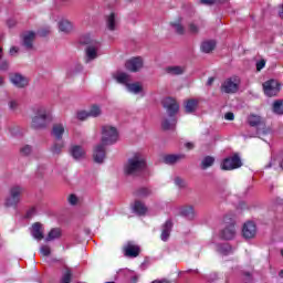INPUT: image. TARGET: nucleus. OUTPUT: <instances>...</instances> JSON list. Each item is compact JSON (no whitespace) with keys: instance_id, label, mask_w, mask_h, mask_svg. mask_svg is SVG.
Here are the masks:
<instances>
[{"instance_id":"26","label":"nucleus","mask_w":283,"mask_h":283,"mask_svg":"<svg viewBox=\"0 0 283 283\" xmlns=\"http://www.w3.org/2000/svg\"><path fill=\"white\" fill-rule=\"evenodd\" d=\"M31 235L34 240H43V226L39 222L32 226Z\"/></svg>"},{"instance_id":"27","label":"nucleus","mask_w":283,"mask_h":283,"mask_svg":"<svg viewBox=\"0 0 283 283\" xmlns=\"http://www.w3.org/2000/svg\"><path fill=\"white\" fill-rule=\"evenodd\" d=\"M180 160H185V155H182V154L166 155L164 157V163L166 165H176L177 163H180Z\"/></svg>"},{"instance_id":"50","label":"nucleus","mask_w":283,"mask_h":283,"mask_svg":"<svg viewBox=\"0 0 283 283\" xmlns=\"http://www.w3.org/2000/svg\"><path fill=\"white\" fill-rule=\"evenodd\" d=\"M36 216V208H31L27 211L25 218L30 220L31 218H34Z\"/></svg>"},{"instance_id":"38","label":"nucleus","mask_w":283,"mask_h":283,"mask_svg":"<svg viewBox=\"0 0 283 283\" xmlns=\"http://www.w3.org/2000/svg\"><path fill=\"white\" fill-rule=\"evenodd\" d=\"M255 235H258V226H255V222L249 221V240H252Z\"/></svg>"},{"instance_id":"63","label":"nucleus","mask_w":283,"mask_h":283,"mask_svg":"<svg viewBox=\"0 0 283 283\" xmlns=\"http://www.w3.org/2000/svg\"><path fill=\"white\" fill-rule=\"evenodd\" d=\"M280 17H281V19H283V4H282V7H281Z\"/></svg>"},{"instance_id":"14","label":"nucleus","mask_w":283,"mask_h":283,"mask_svg":"<svg viewBox=\"0 0 283 283\" xmlns=\"http://www.w3.org/2000/svg\"><path fill=\"white\" fill-rule=\"evenodd\" d=\"M124 255H126V258H138V255H140V247L133 241H128L124 245Z\"/></svg>"},{"instance_id":"61","label":"nucleus","mask_w":283,"mask_h":283,"mask_svg":"<svg viewBox=\"0 0 283 283\" xmlns=\"http://www.w3.org/2000/svg\"><path fill=\"white\" fill-rule=\"evenodd\" d=\"M1 59H3V49L2 48H0V61H1Z\"/></svg>"},{"instance_id":"30","label":"nucleus","mask_w":283,"mask_h":283,"mask_svg":"<svg viewBox=\"0 0 283 283\" xmlns=\"http://www.w3.org/2000/svg\"><path fill=\"white\" fill-rule=\"evenodd\" d=\"M62 232L59 228H53L50 230L49 234L45 238V242H53V240H59L61 238Z\"/></svg>"},{"instance_id":"17","label":"nucleus","mask_w":283,"mask_h":283,"mask_svg":"<svg viewBox=\"0 0 283 283\" xmlns=\"http://www.w3.org/2000/svg\"><path fill=\"white\" fill-rule=\"evenodd\" d=\"M130 209L133 213H136V216H145L148 211V208L145 205V202L140 200H135L134 203L130 206Z\"/></svg>"},{"instance_id":"25","label":"nucleus","mask_w":283,"mask_h":283,"mask_svg":"<svg viewBox=\"0 0 283 283\" xmlns=\"http://www.w3.org/2000/svg\"><path fill=\"white\" fill-rule=\"evenodd\" d=\"M180 216L187 218V220H193L196 218V210L193 206H184L179 209Z\"/></svg>"},{"instance_id":"33","label":"nucleus","mask_w":283,"mask_h":283,"mask_svg":"<svg viewBox=\"0 0 283 283\" xmlns=\"http://www.w3.org/2000/svg\"><path fill=\"white\" fill-rule=\"evenodd\" d=\"M217 251L221 255H230V253H233V248L229 245V243L218 244Z\"/></svg>"},{"instance_id":"18","label":"nucleus","mask_w":283,"mask_h":283,"mask_svg":"<svg viewBox=\"0 0 283 283\" xmlns=\"http://www.w3.org/2000/svg\"><path fill=\"white\" fill-rule=\"evenodd\" d=\"M169 25L172 32L179 34L180 36H182V34H185L186 32L185 23H182V18H177L176 20L171 21Z\"/></svg>"},{"instance_id":"54","label":"nucleus","mask_w":283,"mask_h":283,"mask_svg":"<svg viewBox=\"0 0 283 283\" xmlns=\"http://www.w3.org/2000/svg\"><path fill=\"white\" fill-rule=\"evenodd\" d=\"M200 2L205 6H213V3H216V0H200Z\"/></svg>"},{"instance_id":"3","label":"nucleus","mask_w":283,"mask_h":283,"mask_svg":"<svg viewBox=\"0 0 283 283\" xmlns=\"http://www.w3.org/2000/svg\"><path fill=\"white\" fill-rule=\"evenodd\" d=\"M145 169H147V160L143 153H135L124 167L127 176H140Z\"/></svg>"},{"instance_id":"59","label":"nucleus","mask_w":283,"mask_h":283,"mask_svg":"<svg viewBox=\"0 0 283 283\" xmlns=\"http://www.w3.org/2000/svg\"><path fill=\"white\" fill-rule=\"evenodd\" d=\"M213 81H216V78L209 77L207 81V85H209V86L213 85Z\"/></svg>"},{"instance_id":"51","label":"nucleus","mask_w":283,"mask_h":283,"mask_svg":"<svg viewBox=\"0 0 283 283\" xmlns=\"http://www.w3.org/2000/svg\"><path fill=\"white\" fill-rule=\"evenodd\" d=\"M265 65H266V61L264 60L256 62V72H261L262 70H264Z\"/></svg>"},{"instance_id":"22","label":"nucleus","mask_w":283,"mask_h":283,"mask_svg":"<svg viewBox=\"0 0 283 283\" xmlns=\"http://www.w3.org/2000/svg\"><path fill=\"white\" fill-rule=\"evenodd\" d=\"M171 229H174V223L171 222V220H167L161 227L160 239L163 242H167V240H169V235H171Z\"/></svg>"},{"instance_id":"1","label":"nucleus","mask_w":283,"mask_h":283,"mask_svg":"<svg viewBox=\"0 0 283 283\" xmlns=\"http://www.w3.org/2000/svg\"><path fill=\"white\" fill-rule=\"evenodd\" d=\"M250 132H255L254 135H250V138H264L273 134V128L266 125V119L258 114H250L249 116Z\"/></svg>"},{"instance_id":"47","label":"nucleus","mask_w":283,"mask_h":283,"mask_svg":"<svg viewBox=\"0 0 283 283\" xmlns=\"http://www.w3.org/2000/svg\"><path fill=\"white\" fill-rule=\"evenodd\" d=\"M8 70H10V62H8L7 60H2L0 63V71L8 72Z\"/></svg>"},{"instance_id":"21","label":"nucleus","mask_w":283,"mask_h":283,"mask_svg":"<svg viewBox=\"0 0 283 283\" xmlns=\"http://www.w3.org/2000/svg\"><path fill=\"white\" fill-rule=\"evenodd\" d=\"M70 154L74 160H83L85 158V148L74 145L70 148Z\"/></svg>"},{"instance_id":"8","label":"nucleus","mask_w":283,"mask_h":283,"mask_svg":"<svg viewBox=\"0 0 283 283\" xmlns=\"http://www.w3.org/2000/svg\"><path fill=\"white\" fill-rule=\"evenodd\" d=\"M23 186L14 185L9 190V196L6 199V207H17L21 202V193H23Z\"/></svg>"},{"instance_id":"39","label":"nucleus","mask_w":283,"mask_h":283,"mask_svg":"<svg viewBox=\"0 0 283 283\" xmlns=\"http://www.w3.org/2000/svg\"><path fill=\"white\" fill-rule=\"evenodd\" d=\"M213 163H216V159L211 156H207L203 158V160L201 163V168L209 169V167H211L213 165Z\"/></svg>"},{"instance_id":"45","label":"nucleus","mask_w":283,"mask_h":283,"mask_svg":"<svg viewBox=\"0 0 283 283\" xmlns=\"http://www.w3.org/2000/svg\"><path fill=\"white\" fill-rule=\"evenodd\" d=\"M188 30H189L190 34H198V32H200V29L193 22L188 24Z\"/></svg>"},{"instance_id":"15","label":"nucleus","mask_w":283,"mask_h":283,"mask_svg":"<svg viewBox=\"0 0 283 283\" xmlns=\"http://www.w3.org/2000/svg\"><path fill=\"white\" fill-rule=\"evenodd\" d=\"M10 82L12 85L19 88L28 87V77L23 76L21 73H13L10 75Z\"/></svg>"},{"instance_id":"46","label":"nucleus","mask_w":283,"mask_h":283,"mask_svg":"<svg viewBox=\"0 0 283 283\" xmlns=\"http://www.w3.org/2000/svg\"><path fill=\"white\" fill-rule=\"evenodd\" d=\"M175 185L177 187H179L180 189L187 187V182L182 178H180V177H176L175 178Z\"/></svg>"},{"instance_id":"58","label":"nucleus","mask_w":283,"mask_h":283,"mask_svg":"<svg viewBox=\"0 0 283 283\" xmlns=\"http://www.w3.org/2000/svg\"><path fill=\"white\" fill-rule=\"evenodd\" d=\"M185 147H187L190 150V149H193L195 145L193 143H186Z\"/></svg>"},{"instance_id":"10","label":"nucleus","mask_w":283,"mask_h":283,"mask_svg":"<svg viewBox=\"0 0 283 283\" xmlns=\"http://www.w3.org/2000/svg\"><path fill=\"white\" fill-rule=\"evenodd\" d=\"M263 91L265 96H269L270 98L277 96V94H280V83L275 80L266 81L263 83Z\"/></svg>"},{"instance_id":"16","label":"nucleus","mask_w":283,"mask_h":283,"mask_svg":"<svg viewBox=\"0 0 283 283\" xmlns=\"http://www.w3.org/2000/svg\"><path fill=\"white\" fill-rule=\"evenodd\" d=\"M143 57L137 56V57H132L128 60L125 64L126 70L129 72H138V70H142L143 67Z\"/></svg>"},{"instance_id":"12","label":"nucleus","mask_w":283,"mask_h":283,"mask_svg":"<svg viewBox=\"0 0 283 283\" xmlns=\"http://www.w3.org/2000/svg\"><path fill=\"white\" fill-rule=\"evenodd\" d=\"M106 29L109 32H116L118 30V23H120V19L118 18V13L111 12L105 17Z\"/></svg>"},{"instance_id":"62","label":"nucleus","mask_w":283,"mask_h":283,"mask_svg":"<svg viewBox=\"0 0 283 283\" xmlns=\"http://www.w3.org/2000/svg\"><path fill=\"white\" fill-rule=\"evenodd\" d=\"M279 277H281V280H283V270H281V271L279 272Z\"/></svg>"},{"instance_id":"13","label":"nucleus","mask_w":283,"mask_h":283,"mask_svg":"<svg viewBox=\"0 0 283 283\" xmlns=\"http://www.w3.org/2000/svg\"><path fill=\"white\" fill-rule=\"evenodd\" d=\"M105 144L101 143L94 147L93 150V160L97 163L98 165L103 164L105 161L107 151L105 150Z\"/></svg>"},{"instance_id":"55","label":"nucleus","mask_w":283,"mask_h":283,"mask_svg":"<svg viewBox=\"0 0 283 283\" xmlns=\"http://www.w3.org/2000/svg\"><path fill=\"white\" fill-rule=\"evenodd\" d=\"M139 275L138 274H134L132 277H130V283H138V280H139Z\"/></svg>"},{"instance_id":"20","label":"nucleus","mask_w":283,"mask_h":283,"mask_svg":"<svg viewBox=\"0 0 283 283\" xmlns=\"http://www.w3.org/2000/svg\"><path fill=\"white\" fill-rule=\"evenodd\" d=\"M114 78L117 83H119V85H124L125 87L132 83V75L125 72L115 73Z\"/></svg>"},{"instance_id":"2","label":"nucleus","mask_w":283,"mask_h":283,"mask_svg":"<svg viewBox=\"0 0 283 283\" xmlns=\"http://www.w3.org/2000/svg\"><path fill=\"white\" fill-rule=\"evenodd\" d=\"M163 106L166 109L167 114H168V118H165L161 123V127L163 129H165L166 132L169 129H174L176 127V115L178 114V111L180 109V105L178 104V102L171 97H166L163 101Z\"/></svg>"},{"instance_id":"28","label":"nucleus","mask_w":283,"mask_h":283,"mask_svg":"<svg viewBox=\"0 0 283 283\" xmlns=\"http://www.w3.org/2000/svg\"><path fill=\"white\" fill-rule=\"evenodd\" d=\"M213 50H216V41L208 40L201 43V52H203L205 54H209L213 52Z\"/></svg>"},{"instance_id":"57","label":"nucleus","mask_w":283,"mask_h":283,"mask_svg":"<svg viewBox=\"0 0 283 283\" xmlns=\"http://www.w3.org/2000/svg\"><path fill=\"white\" fill-rule=\"evenodd\" d=\"M150 283H171V282H169V280H167V279H161V280H154L153 282H150Z\"/></svg>"},{"instance_id":"32","label":"nucleus","mask_w":283,"mask_h":283,"mask_svg":"<svg viewBox=\"0 0 283 283\" xmlns=\"http://www.w3.org/2000/svg\"><path fill=\"white\" fill-rule=\"evenodd\" d=\"M187 114H193L198 109V99H188L185 105Z\"/></svg>"},{"instance_id":"9","label":"nucleus","mask_w":283,"mask_h":283,"mask_svg":"<svg viewBox=\"0 0 283 283\" xmlns=\"http://www.w3.org/2000/svg\"><path fill=\"white\" fill-rule=\"evenodd\" d=\"M239 167H242V160L238 155L226 158L221 165V169H223L224 171L239 169Z\"/></svg>"},{"instance_id":"64","label":"nucleus","mask_w":283,"mask_h":283,"mask_svg":"<svg viewBox=\"0 0 283 283\" xmlns=\"http://www.w3.org/2000/svg\"><path fill=\"white\" fill-rule=\"evenodd\" d=\"M3 85V76L0 75V87Z\"/></svg>"},{"instance_id":"23","label":"nucleus","mask_w":283,"mask_h":283,"mask_svg":"<svg viewBox=\"0 0 283 283\" xmlns=\"http://www.w3.org/2000/svg\"><path fill=\"white\" fill-rule=\"evenodd\" d=\"M35 36H36V34L32 31H29V32L23 34L22 45L25 48V50H32Z\"/></svg>"},{"instance_id":"24","label":"nucleus","mask_w":283,"mask_h":283,"mask_svg":"<svg viewBox=\"0 0 283 283\" xmlns=\"http://www.w3.org/2000/svg\"><path fill=\"white\" fill-rule=\"evenodd\" d=\"M59 30L63 32V34H70V32L74 30V23L67 19H62L59 21Z\"/></svg>"},{"instance_id":"49","label":"nucleus","mask_w":283,"mask_h":283,"mask_svg":"<svg viewBox=\"0 0 283 283\" xmlns=\"http://www.w3.org/2000/svg\"><path fill=\"white\" fill-rule=\"evenodd\" d=\"M242 235L245 240H249V222H245L242 228Z\"/></svg>"},{"instance_id":"7","label":"nucleus","mask_w":283,"mask_h":283,"mask_svg":"<svg viewBox=\"0 0 283 283\" xmlns=\"http://www.w3.org/2000/svg\"><path fill=\"white\" fill-rule=\"evenodd\" d=\"M118 142V129L114 126H103L102 127V144L114 145Z\"/></svg>"},{"instance_id":"29","label":"nucleus","mask_w":283,"mask_h":283,"mask_svg":"<svg viewBox=\"0 0 283 283\" xmlns=\"http://www.w3.org/2000/svg\"><path fill=\"white\" fill-rule=\"evenodd\" d=\"M127 92H129V94H143V85H140V83L135 82V83H129L126 86Z\"/></svg>"},{"instance_id":"5","label":"nucleus","mask_w":283,"mask_h":283,"mask_svg":"<svg viewBox=\"0 0 283 283\" xmlns=\"http://www.w3.org/2000/svg\"><path fill=\"white\" fill-rule=\"evenodd\" d=\"M81 43L86 45L85 48V63H92L98 59V42L92 40L90 35H85L81 39Z\"/></svg>"},{"instance_id":"31","label":"nucleus","mask_w":283,"mask_h":283,"mask_svg":"<svg viewBox=\"0 0 283 283\" xmlns=\"http://www.w3.org/2000/svg\"><path fill=\"white\" fill-rule=\"evenodd\" d=\"M167 74H171V76H180V74H185V66H168L166 69Z\"/></svg>"},{"instance_id":"48","label":"nucleus","mask_w":283,"mask_h":283,"mask_svg":"<svg viewBox=\"0 0 283 283\" xmlns=\"http://www.w3.org/2000/svg\"><path fill=\"white\" fill-rule=\"evenodd\" d=\"M67 200H69V205H72V206L78 205V197H76V195H70Z\"/></svg>"},{"instance_id":"11","label":"nucleus","mask_w":283,"mask_h":283,"mask_svg":"<svg viewBox=\"0 0 283 283\" xmlns=\"http://www.w3.org/2000/svg\"><path fill=\"white\" fill-rule=\"evenodd\" d=\"M238 77L226 80L221 85V92H224L226 94H235V92H238Z\"/></svg>"},{"instance_id":"37","label":"nucleus","mask_w":283,"mask_h":283,"mask_svg":"<svg viewBox=\"0 0 283 283\" xmlns=\"http://www.w3.org/2000/svg\"><path fill=\"white\" fill-rule=\"evenodd\" d=\"M135 196L137 198H149V196H151V190H149V188H139L135 192Z\"/></svg>"},{"instance_id":"60","label":"nucleus","mask_w":283,"mask_h":283,"mask_svg":"<svg viewBox=\"0 0 283 283\" xmlns=\"http://www.w3.org/2000/svg\"><path fill=\"white\" fill-rule=\"evenodd\" d=\"M229 0H214V3H227Z\"/></svg>"},{"instance_id":"6","label":"nucleus","mask_w":283,"mask_h":283,"mask_svg":"<svg viewBox=\"0 0 283 283\" xmlns=\"http://www.w3.org/2000/svg\"><path fill=\"white\" fill-rule=\"evenodd\" d=\"M222 240H233L235 238V220L229 216L223 218V228L220 231Z\"/></svg>"},{"instance_id":"44","label":"nucleus","mask_w":283,"mask_h":283,"mask_svg":"<svg viewBox=\"0 0 283 283\" xmlns=\"http://www.w3.org/2000/svg\"><path fill=\"white\" fill-rule=\"evenodd\" d=\"M90 111H80L77 112V119L78 120H87L90 118Z\"/></svg>"},{"instance_id":"52","label":"nucleus","mask_w":283,"mask_h":283,"mask_svg":"<svg viewBox=\"0 0 283 283\" xmlns=\"http://www.w3.org/2000/svg\"><path fill=\"white\" fill-rule=\"evenodd\" d=\"M226 120H234L235 115L232 112L226 113L224 115Z\"/></svg>"},{"instance_id":"53","label":"nucleus","mask_w":283,"mask_h":283,"mask_svg":"<svg viewBox=\"0 0 283 283\" xmlns=\"http://www.w3.org/2000/svg\"><path fill=\"white\" fill-rule=\"evenodd\" d=\"M9 54H10L11 56H15L17 54H19V48L12 46V48L10 49V51H9Z\"/></svg>"},{"instance_id":"36","label":"nucleus","mask_w":283,"mask_h":283,"mask_svg":"<svg viewBox=\"0 0 283 283\" xmlns=\"http://www.w3.org/2000/svg\"><path fill=\"white\" fill-rule=\"evenodd\" d=\"M272 109H273L274 114L282 115L283 114V101L282 99L274 101Z\"/></svg>"},{"instance_id":"43","label":"nucleus","mask_w":283,"mask_h":283,"mask_svg":"<svg viewBox=\"0 0 283 283\" xmlns=\"http://www.w3.org/2000/svg\"><path fill=\"white\" fill-rule=\"evenodd\" d=\"M8 105H9L10 112H17L19 109V101L17 99H10Z\"/></svg>"},{"instance_id":"4","label":"nucleus","mask_w":283,"mask_h":283,"mask_svg":"<svg viewBox=\"0 0 283 283\" xmlns=\"http://www.w3.org/2000/svg\"><path fill=\"white\" fill-rule=\"evenodd\" d=\"M52 123V112L46 106L35 107V115L31 119L32 129H46Z\"/></svg>"},{"instance_id":"42","label":"nucleus","mask_w":283,"mask_h":283,"mask_svg":"<svg viewBox=\"0 0 283 283\" xmlns=\"http://www.w3.org/2000/svg\"><path fill=\"white\" fill-rule=\"evenodd\" d=\"M21 156H30L32 154V146L31 145H24L20 148Z\"/></svg>"},{"instance_id":"19","label":"nucleus","mask_w":283,"mask_h":283,"mask_svg":"<svg viewBox=\"0 0 283 283\" xmlns=\"http://www.w3.org/2000/svg\"><path fill=\"white\" fill-rule=\"evenodd\" d=\"M63 134H65V125L62 123L54 124L51 130V136H53L55 140H62Z\"/></svg>"},{"instance_id":"41","label":"nucleus","mask_w":283,"mask_h":283,"mask_svg":"<svg viewBox=\"0 0 283 283\" xmlns=\"http://www.w3.org/2000/svg\"><path fill=\"white\" fill-rule=\"evenodd\" d=\"M70 282H72V270L66 269L62 276V283H70Z\"/></svg>"},{"instance_id":"40","label":"nucleus","mask_w":283,"mask_h":283,"mask_svg":"<svg viewBox=\"0 0 283 283\" xmlns=\"http://www.w3.org/2000/svg\"><path fill=\"white\" fill-rule=\"evenodd\" d=\"M40 253L43 255V258H50V255H52V248H50L48 244L41 245Z\"/></svg>"},{"instance_id":"56","label":"nucleus","mask_w":283,"mask_h":283,"mask_svg":"<svg viewBox=\"0 0 283 283\" xmlns=\"http://www.w3.org/2000/svg\"><path fill=\"white\" fill-rule=\"evenodd\" d=\"M73 72H74L75 74H77V72H83V65L76 64Z\"/></svg>"},{"instance_id":"35","label":"nucleus","mask_w":283,"mask_h":283,"mask_svg":"<svg viewBox=\"0 0 283 283\" xmlns=\"http://www.w3.org/2000/svg\"><path fill=\"white\" fill-rule=\"evenodd\" d=\"M63 147H65V143L64 142H57V143L52 145L51 153L56 156V155L61 154V151H63Z\"/></svg>"},{"instance_id":"34","label":"nucleus","mask_w":283,"mask_h":283,"mask_svg":"<svg viewBox=\"0 0 283 283\" xmlns=\"http://www.w3.org/2000/svg\"><path fill=\"white\" fill-rule=\"evenodd\" d=\"M102 111H101V106L98 105H92L90 111H88V116L91 118H98V116H101Z\"/></svg>"}]
</instances>
